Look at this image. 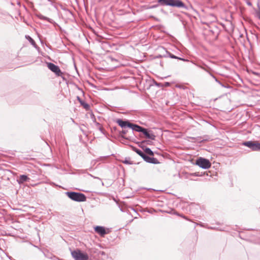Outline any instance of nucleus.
<instances>
[{
  "label": "nucleus",
  "instance_id": "nucleus-19",
  "mask_svg": "<svg viewBox=\"0 0 260 260\" xmlns=\"http://www.w3.org/2000/svg\"><path fill=\"white\" fill-rule=\"evenodd\" d=\"M123 163L125 164H132V162L129 159H125L123 161Z\"/></svg>",
  "mask_w": 260,
  "mask_h": 260
},
{
  "label": "nucleus",
  "instance_id": "nucleus-2",
  "mask_svg": "<svg viewBox=\"0 0 260 260\" xmlns=\"http://www.w3.org/2000/svg\"><path fill=\"white\" fill-rule=\"evenodd\" d=\"M66 194L70 199L76 202H81L86 200V196L80 192L68 191Z\"/></svg>",
  "mask_w": 260,
  "mask_h": 260
},
{
  "label": "nucleus",
  "instance_id": "nucleus-10",
  "mask_svg": "<svg viewBox=\"0 0 260 260\" xmlns=\"http://www.w3.org/2000/svg\"><path fill=\"white\" fill-rule=\"evenodd\" d=\"M117 123L121 127H125L126 126L128 127V124L132 123H130L128 121H123V120H122L121 119H117Z\"/></svg>",
  "mask_w": 260,
  "mask_h": 260
},
{
  "label": "nucleus",
  "instance_id": "nucleus-15",
  "mask_svg": "<svg viewBox=\"0 0 260 260\" xmlns=\"http://www.w3.org/2000/svg\"><path fill=\"white\" fill-rule=\"evenodd\" d=\"M145 152L146 153H147V154H149L151 156H153L154 155L153 151L149 148H146L145 149Z\"/></svg>",
  "mask_w": 260,
  "mask_h": 260
},
{
  "label": "nucleus",
  "instance_id": "nucleus-9",
  "mask_svg": "<svg viewBox=\"0 0 260 260\" xmlns=\"http://www.w3.org/2000/svg\"><path fill=\"white\" fill-rule=\"evenodd\" d=\"M143 134L148 139H150L152 140H154L155 138V136L152 133H149L146 129L144 128L143 132H142Z\"/></svg>",
  "mask_w": 260,
  "mask_h": 260
},
{
  "label": "nucleus",
  "instance_id": "nucleus-16",
  "mask_svg": "<svg viewBox=\"0 0 260 260\" xmlns=\"http://www.w3.org/2000/svg\"><path fill=\"white\" fill-rule=\"evenodd\" d=\"M26 38L29 41V42L33 45H36V43L35 41L29 36H26Z\"/></svg>",
  "mask_w": 260,
  "mask_h": 260
},
{
  "label": "nucleus",
  "instance_id": "nucleus-5",
  "mask_svg": "<svg viewBox=\"0 0 260 260\" xmlns=\"http://www.w3.org/2000/svg\"><path fill=\"white\" fill-rule=\"evenodd\" d=\"M47 67L52 72L54 73L57 76H60L62 75V73L58 66L54 64L53 63L49 62L47 63Z\"/></svg>",
  "mask_w": 260,
  "mask_h": 260
},
{
  "label": "nucleus",
  "instance_id": "nucleus-1",
  "mask_svg": "<svg viewBox=\"0 0 260 260\" xmlns=\"http://www.w3.org/2000/svg\"><path fill=\"white\" fill-rule=\"evenodd\" d=\"M158 3L161 6H171L187 9V7L180 0H158Z\"/></svg>",
  "mask_w": 260,
  "mask_h": 260
},
{
  "label": "nucleus",
  "instance_id": "nucleus-18",
  "mask_svg": "<svg viewBox=\"0 0 260 260\" xmlns=\"http://www.w3.org/2000/svg\"><path fill=\"white\" fill-rule=\"evenodd\" d=\"M39 18L42 20H46L49 21L50 19L42 15H38Z\"/></svg>",
  "mask_w": 260,
  "mask_h": 260
},
{
  "label": "nucleus",
  "instance_id": "nucleus-3",
  "mask_svg": "<svg viewBox=\"0 0 260 260\" xmlns=\"http://www.w3.org/2000/svg\"><path fill=\"white\" fill-rule=\"evenodd\" d=\"M71 255L75 260H88L89 258L87 253L82 252L79 249L72 251Z\"/></svg>",
  "mask_w": 260,
  "mask_h": 260
},
{
  "label": "nucleus",
  "instance_id": "nucleus-21",
  "mask_svg": "<svg viewBox=\"0 0 260 260\" xmlns=\"http://www.w3.org/2000/svg\"><path fill=\"white\" fill-rule=\"evenodd\" d=\"M122 133L123 134H126V131H122Z\"/></svg>",
  "mask_w": 260,
  "mask_h": 260
},
{
  "label": "nucleus",
  "instance_id": "nucleus-7",
  "mask_svg": "<svg viewBox=\"0 0 260 260\" xmlns=\"http://www.w3.org/2000/svg\"><path fill=\"white\" fill-rule=\"evenodd\" d=\"M128 127L132 128L133 131L138 132H142L144 128L139 125L133 123L129 124Z\"/></svg>",
  "mask_w": 260,
  "mask_h": 260
},
{
  "label": "nucleus",
  "instance_id": "nucleus-20",
  "mask_svg": "<svg viewBox=\"0 0 260 260\" xmlns=\"http://www.w3.org/2000/svg\"><path fill=\"white\" fill-rule=\"evenodd\" d=\"M78 99L80 101V103L82 104V103L80 101V98L79 97H78ZM83 105L84 107L85 108H87L88 107V105L87 104H83Z\"/></svg>",
  "mask_w": 260,
  "mask_h": 260
},
{
  "label": "nucleus",
  "instance_id": "nucleus-8",
  "mask_svg": "<svg viewBox=\"0 0 260 260\" xmlns=\"http://www.w3.org/2000/svg\"><path fill=\"white\" fill-rule=\"evenodd\" d=\"M95 231L102 236H104L106 234V231L103 226H96L94 228Z\"/></svg>",
  "mask_w": 260,
  "mask_h": 260
},
{
  "label": "nucleus",
  "instance_id": "nucleus-14",
  "mask_svg": "<svg viewBox=\"0 0 260 260\" xmlns=\"http://www.w3.org/2000/svg\"><path fill=\"white\" fill-rule=\"evenodd\" d=\"M135 151L137 154H138L140 156H141L143 159L144 157H145L146 154L141 150L136 149Z\"/></svg>",
  "mask_w": 260,
  "mask_h": 260
},
{
  "label": "nucleus",
  "instance_id": "nucleus-12",
  "mask_svg": "<svg viewBox=\"0 0 260 260\" xmlns=\"http://www.w3.org/2000/svg\"><path fill=\"white\" fill-rule=\"evenodd\" d=\"M253 151H260V143L254 142L252 149Z\"/></svg>",
  "mask_w": 260,
  "mask_h": 260
},
{
  "label": "nucleus",
  "instance_id": "nucleus-4",
  "mask_svg": "<svg viewBox=\"0 0 260 260\" xmlns=\"http://www.w3.org/2000/svg\"><path fill=\"white\" fill-rule=\"evenodd\" d=\"M196 165L204 169L209 168L211 165L208 159L202 157H200L197 160Z\"/></svg>",
  "mask_w": 260,
  "mask_h": 260
},
{
  "label": "nucleus",
  "instance_id": "nucleus-17",
  "mask_svg": "<svg viewBox=\"0 0 260 260\" xmlns=\"http://www.w3.org/2000/svg\"><path fill=\"white\" fill-rule=\"evenodd\" d=\"M169 56L172 58L178 59L183 60V61L185 60L184 59L180 58V57H178L172 54H170Z\"/></svg>",
  "mask_w": 260,
  "mask_h": 260
},
{
  "label": "nucleus",
  "instance_id": "nucleus-11",
  "mask_svg": "<svg viewBox=\"0 0 260 260\" xmlns=\"http://www.w3.org/2000/svg\"><path fill=\"white\" fill-rule=\"evenodd\" d=\"M29 179H30L26 175H22L20 176L19 179L17 180V182L19 184H20L24 182L29 181Z\"/></svg>",
  "mask_w": 260,
  "mask_h": 260
},
{
  "label": "nucleus",
  "instance_id": "nucleus-13",
  "mask_svg": "<svg viewBox=\"0 0 260 260\" xmlns=\"http://www.w3.org/2000/svg\"><path fill=\"white\" fill-rule=\"evenodd\" d=\"M254 142L252 141H247L243 143V145L250 148L251 150L253 147V145Z\"/></svg>",
  "mask_w": 260,
  "mask_h": 260
},
{
  "label": "nucleus",
  "instance_id": "nucleus-6",
  "mask_svg": "<svg viewBox=\"0 0 260 260\" xmlns=\"http://www.w3.org/2000/svg\"><path fill=\"white\" fill-rule=\"evenodd\" d=\"M144 160L147 162L153 164H159V161L157 159L154 157H151L147 155H146L145 157H144Z\"/></svg>",
  "mask_w": 260,
  "mask_h": 260
}]
</instances>
